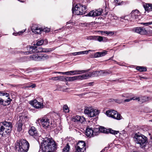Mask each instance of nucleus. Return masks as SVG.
Wrapping results in <instances>:
<instances>
[{
    "instance_id": "obj_20",
    "label": "nucleus",
    "mask_w": 152,
    "mask_h": 152,
    "mask_svg": "<svg viewBox=\"0 0 152 152\" xmlns=\"http://www.w3.org/2000/svg\"><path fill=\"white\" fill-rule=\"evenodd\" d=\"M1 96H6L8 98L7 100H5V102H6L7 104H9L11 101V99L9 97V94L7 93H3L1 91Z\"/></svg>"
},
{
    "instance_id": "obj_33",
    "label": "nucleus",
    "mask_w": 152,
    "mask_h": 152,
    "mask_svg": "<svg viewBox=\"0 0 152 152\" xmlns=\"http://www.w3.org/2000/svg\"><path fill=\"white\" fill-rule=\"evenodd\" d=\"M93 51H94L93 50H85V51H83L77 52V54H78V55H81V54H87L89 52V51L93 52Z\"/></svg>"
},
{
    "instance_id": "obj_39",
    "label": "nucleus",
    "mask_w": 152,
    "mask_h": 152,
    "mask_svg": "<svg viewBox=\"0 0 152 152\" xmlns=\"http://www.w3.org/2000/svg\"><path fill=\"white\" fill-rule=\"evenodd\" d=\"M69 81L71 82L78 80L77 76L69 77Z\"/></svg>"
},
{
    "instance_id": "obj_54",
    "label": "nucleus",
    "mask_w": 152,
    "mask_h": 152,
    "mask_svg": "<svg viewBox=\"0 0 152 152\" xmlns=\"http://www.w3.org/2000/svg\"><path fill=\"white\" fill-rule=\"evenodd\" d=\"M132 98H133V100H137L138 101L140 100V99L139 97H132Z\"/></svg>"
},
{
    "instance_id": "obj_41",
    "label": "nucleus",
    "mask_w": 152,
    "mask_h": 152,
    "mask_svg": "<svg viewBox=\"0 0 152 152\" xmlns=\"http://www.w3.org/2000/svg\"><path fill=\"white\" fill-rule=\"evenodd\" d=\"M63 109L65 113H68L69 112V109L67 105H64L63 106Z\"/></svg>"
},
{
    "instance_id": "obj_26",
    "label": "nucleus",
    "mask_w": 152,
    "mask_h": 152,
    "mask_svg": "<svg viewBox=\"0 0 152 152\" xmlns=\"http://www.w3.org/2000/svg\"><path fill=\"white\" fill-rule=\"evenodd\" d=\"M100 76L106 75L112 73L111 71H108L107 70H100Z\"/></svg>"
},
{
    "instance_id": "obj_4",
    "label": "nucleus",
    "mask_w": 152,
    "mask_h": 152,
    "mask_svg": "<svg viewBox=\"0 0 152 152\" xmlns=\"http://www.w3.org/2000/svg\"><path fill=\"white\" fill-rule=\"evenodd\" d=\"M28 51L23 52L25 55L31 54L34 53L49 52L52 50L51 48H37L35 46H29L27 47Z\"/></svg>"
},
{
    "instance_id": "obj_47",
    "label": "nucleus",
    "mask_w": 152,
    "mask_h": 152,
    "mask_svg": "<svg viewBox=\"0 0 152 152\" xmlns=\"http://www.w3.org/2000/svg\"><path fill=\"white\" fill-rule=\"evenodd\" d=\"M94 56L95 58H97L100 57V54L99 52L95 53L94 55Z\"/></svg>"
},
{
    "instance_id": "obj_57",
    "label": "nucleus",
    "mask_w": 152,
    "mask_h": 152,
    "mask_svg": "<svg viewBox=\"0 0 152 152\" xmlns=\"http://www.w3.org/2000/svg\"><path fill=\"white\" fill-rule=\"evenodd\" d=\"M70 54H72L73 56H76L78 55L77 52L71 53Z\"/></svg>"
},
{
    "instance_id": "obj_5",
    "label": "nucleus",
    "mask_w": 152,
    "mask_h": 152,
    "mask_svg": "<svg viewBox=\"0 0 152 152\" xmlns=\"http://www.w3.org/2000/svg\"><path fill=\"white\" fill-rule=\"evenodd\" d=\"M133 138L135 142L139 144L141 148H143L145 146L147 142V138L146 137L142 134H136Z\"/></svg>"
},
{
    "instance_id": "obj_29",
    "label": "nucleus",
    "mask_w": 152,
    "mask_h": 152,
    "mask_svg": "<svg viewBox=\"0 0 152 152\" xmlns=\"http://www.w3.org/2000/svg\"><path fill=\"white\" fill-rule=\"evenodd\" d=\"M99 132L102 133H108L107 129L104 127L100 126L99 127Z\"/></svg>"
},
{
    "instance_id": "obj_7",
    "label": "nucleus",
    "mask_w": 152,
    "mask_h": 152,
    "mask_svg": "<svg viewBox=\"0 0 152 152\" xmlns=\"http://www.w3.org/2000/svg\"><path fill=\"white\" fill-rule=\"evenodd\" d=\"M85 115L89 117H93L98 115L99 112V110L94 109L92 107H86L84 110Z\"/></svg>"
},
{
    "instance_id": "obj_23",
    "label": "nucleus",
    "mask_w": 152,
    "mask_h": 152,
    "mask_svg": "<svg viewBox=\"0 0 152 152\" xmlns=\"http://www.w3.org/2000/svg\"><path fill=\"white\" fill-rule=\"evenodd\" d=\"M100 71H94L93 72H89V77H94L99 76H100Z\"/></svg>"
},
{
    "instance_id": "obj_35",
    "label": "nucleus",
    "mask_w": 152,
    "mask_h": 152,
    "mask_svg": "<svg viewBox=\"0 0 152 152\" xmlns=\"http://www.w3.org/2000/svg\"><path fill=\"white\" fill-rule=\"evenodd\" d=\"M103 38H104V37H103L100 36H95V40H97L98 41L101 42L103 41Z\"/></svg>"
},
{
    "instance_id": "obj_49",
    "label": "nucleus",
    "mask_w": 152,
    "mask_h": 152,
    "mask_svg": "<svg viewBox=\"0 0 152 152\" xmlns=\"http://www.w3.org/2000/svg\"><path fill=\"white\" fill-rule=\"evenodd\" d=\"M115 101L118 103L120 104L122 102V100L121 99H116L115 100Z\"/></svg>"
},
{
    "instance_id": "obj_38",
    "label": "nucleus",
    "mask_w": 152,
    "mask_h": 152,
    "mask_svg": "<svg viewBox=\"0 0 152 152\" xmlns=\"http://www.w3.org/2000/svg\"><path fill=\"white\" fill-rule=\"evenodd\" d=\"M149 99V98L148 97L146 96H144L142 97L140 100L142 102H144L148 101Z\"/></svg>"
},
{
    "instance_id": "obj_6",
    "label": "nucleus",
    "mask_w": 152,
    "mask_h": 152,
    "mask_svg": "<svg viewBox=\"0 0 152 152\" xmlns=\"http://www.w3.org/2000/svg\"><path fill=\"white\" fill-rule=\"evenodd\" d=\"M86 6L80 4L76 5L75 7L72 8V12L77 15H82L85 14L86 11Z\"/></svg>"
},
{
    "instance_id": "obj_12",
    "label": "nucleus",
    "mask_w": 152,
    "mask_h": 152,
    "mask_svg": "<svg viewBox=\"0 0 152 152\" xmlns=\"http://www.w3.org/2000/svg\"><path fill=\"white\" fill-rule=\"evenodd\" d=\"M103 12V10L102 9L99 8L95 10H92L89 12L86 16L93 17L98 16L101 15Z\"/></svg>"
},
{
    "instance_id": "obj_8",
    "label": "nucleus",
    "mask_w": 152,
    "mask_h": 152,
    "mask_svg": "<svg viewBox=\"0 0 152 152\" xmlns=\"http://www.w3.org/2000/svg\"><path fill=\"white\" fill-rule=\"evenodd\" d=\"M106 114L108 116L117 120H120L122 118V117L121 115L117 113V111L114 110L107 111Z\"/></svg>"
},
{
    "instance_id": "obj_45",
    "label": "nucleus",
    "mask_w": 152,
    "mask_h": 152,
    "mask_svg": "<svg viewBox=\"0 0 152 152\" xmlns=\"http://www.w3.org/2000/svg\"><path fill=\"white\" fill-rule=\"evenodd\" d=\"M0 104L4 105H6L7 104L6 102H5V101L1 98H0Z\"/></svg>"
},
{
    "instance_id": "obj_30",
    "label": "nucleus",
    "mask_w": 152,
    "mask_h": 152,
    "mask_svg": "<svg viewBox=\"0 0 152 152\" xmlns=\"http://www.w3.org/2000/svg\"><path fill=\"white\" fill-rule=\"evenodd\" d=\"M23 124V123L20 122V121H18L17 123L18 126L17 130L18 132H20L22 130V127Z\"/></svg>"
},
{
    "instance_id": "obj_27",
    "label": "nucleus",
    "mask_w": 152,
    "mask_h": 152,
    "mask_svg": "<svg viewBox=\"0 0 152 152\" xmlns=\"http://www.w3.org/2000/svg\"><path fill=\"white\" fill-rule=\"evenodd\" d=\"M20 119L19 121L24 124L25 122L28 121V118L27 116H19Z\"/></svg>"
},
{
    "instance_id": "obj_50",
    "label": "nucleus",
    "mask_w": 152,
    "mask_h": 152,
    "mask_svg": "<svg viewBox=\"0 0 152 152\" xmlns=\"http://www.w3.org/2000/svg\"><path fill=\"white\" fill-rule=\"evenodd\" d=\"M133 98H129V99H125L124 100V102H129L130 101H131L132 100H133Z\"/></svg>"
},
{
    "instance_id": "obj_14",
    "label": "nucleus",
    "mask_w": 152,
    "mask_h": 152,
    "mask_svg": "<svg viewBox=\"0 0 152 152\" xmlns=\"http://www.w3.org/2000/svg\"><path fill=\"white\" fill-rule=\"evenodd\" d=\"M29 134L32 136L34 138L36 139L39 135L36 129L34 126L31 127L28 131Z\"/></svg>"
},
{
    "instance_id": "obj_64",
    "label": "nucleus",
    "mask_w": 152,
    "mask_h": 152,
    "mask_svg": "<svg viewBox=\"0 0 152 152\" xmlns=\"http://www.w3.org/2000/svg\"><path fill=\"white\" fill-rule=\"evenodd\" d=\"M150 140H151V143H152V137H150Z\"/></svg>"
},
{
    "instance_id": "obj_32",
    "label": "nucleus",
    "mask_w": 152,
    "mask_h": 152,
    "mask_svg": "<svg viewBox=\"0 0 152 152\" xmlns=\"http://www.w3.org/2000/svg\"><path fill=\"white\" fill-rule=\"evenodd\" d=\"M93 131L94 136L98 135L100 132L99 127V128H95L93 129Z\"/></svg>"
},
{
    "instance_id": "obj_55",
    "label": "nucleus",
    "mask_w": 152,
    "mask_h": 152,
    "mask_svg": "<svg viewBox=\"0 0 152 152\" xmlns=\"http://www.w3.org/2000/svg\"><path fill=\"white\" fill-rule=\"evenodd\" d=\"M64 79L65 81H69V77H64Z\"/></svg>"
},
{
    "instance_id": "obj_63",
    "label": "nucleus",
    "mask_w": 152,
    "mask_h": 152,
    "mask_svg": "<svg viewBox=\"0 0 152 152\" xmlns=\"http://www.w3.org/2000/svg\"><path fill=\"white\" fill-rule=\"evenodd\" d=\"M93 83H88V85L89 86H91L92 85V84Z\"/></svg>"
},
{
    "instance_id": "obj_58",
    "label": "nucleus",
    "mask_w": 152,
    "mask_h": 152,
    "mask_svg": "<svg viewBox=\"0 0 152 152\" xmlns=\"http://www.w3.org/2000/svg\"><path fill=\"white\" fill-rule=\"evenodd\" d=\"M62 77L59 78V79H60L61 81H64V77L63 76H62Z\"/></svg>"
},
{
    "instance_id": "obj_31",
    "label": "nucleus",
    "mask_w": 152,
    "mask_h": 152,
    "mask_svg": "<svg viewBox=\"0 0 152 152\" xmlns=\"http://www.w3.org/2000/svg\"><path fill=\"white\" fill-rule=\"evenodd\" d=\"M136 69L140 72H145L147 70L146 67L140 66L137 67Z\"/></svg>"
},
{
    "instance_id": "obj_11",
    "label": "nucleus",
    "mask_w": 152,
    "mask_h": 152,
    "mask_svg": "<svg viewBox=\"0 0 152 152\" xmlns=\"http://www.w3.org/2000/svg\"><path fill=\"white\" fill-rule=\"evenodd\" d=\"M39 121H40L42 127L45 129L48 128L51 124L49 119L46 116L40 118Z\"/></svg>"
},
{
    "instance_id": "obj_43",
    "label": "nucleus",
    "mask_w": 152,
    "mask_h": 152,
    "mask_svg": "<svg viewBox=\"0 0 152 152\" xmlns=\"http://www.w3.org/2000/svg\"><path fill=\"white\" fill-rule=\"evenodd\" d=\"M76 151L75 152H83L85 151L82 150V148H80L76 146H75Z\"/></svg>"
},
{
    "instance_id": "obj_3",
    "label": "nucleus",
    "mask_w": 152,
    "mask_h": 152,
    "mask_svg": "<svg viewBox=\"0 0 152 152\" xmlns=\"http://www.w3.org/2000/svg\"><path fill=\"white\" fill-rule=\"evenodd\" d=\"M12 124L9 122L4 121L0 123V135L4 137L10 133L11 130Z\"/></svg>"
},
{
    "instance_id": "obj_51",
    "label": "nucleus",
    "mask_w": 152,
    "mask_h": 152,
    "mask_svg": "<svg viewBox=\"0 0 152 152\" xmlns=\"http://www.w3.org/2000/svg\"><path fill=\"white\" fill-rule=\"evenodd\" d=\"M63 75H71V72L70 71H68L66 72H64V73H63Z\"/></svg>"
},
{
    "instance_id": "obj_40",
    "label": "nucleus",
    "mask_w": 152,
    "mask_h": 152,
    "mask_svg": "<svg viewBox=\"0 0 152 152\" xmlns=\"http://www.w3.org/2000/svg\"><path fill=\"white\" fill-rule=\"evenodd\" d=\"M95 36H90L87 37L86 39L89 40H95Z\"/></svg>"
},
{
    "instance_id": "obj_56",
    "label": "nucleus",
    "mask_w": 152,
    "mask_h": 152,
    "mask_svg": "<svg viewBox=\"0 0 152 152\" xmlns=\"http://www.w3.org/2000/svg\"><path fill=\"white\" fill-rule=\"evenodd\" d=\"M142 24H143L144 25H145L146 26H148V25H150L151 24V23L150 22L146 23H142Z\"/></svg>"
},
{
    "instance_id": "obj_10",
    "label": "nucleus",
    "mask_w": 152,
    "mask_h": 152,
    "mask_svg": "<svg viewBox=\"0 0 152 152\" xmlns=\"http://www.w3.org/2000/svg\"><path fill=\"white\" fill-rule=\"evenodd\" d=\"M31 29L32 32L35 34H40L42 31L46 32H48L50 31L49 28H42L37 26L36 25H33L31 28Z\"/></svg>"
},
{
    "instance_id": "obj_15",
    "label": "nucleus",
    "mask_w": 152,
    "mask_h": 152,
    "mask_svg": "<svg viewBox=\"0 0 152 152\" xmlns=\"http://www.w3.org/2000/svg\"><path fill=\"white\" fill-rule=\"evenodd\" d=\"M133 31L135 32L141 34H145L147 32L146 30L143 28L141 27H137L134 28L133 29Z\"/></svg>"
},
{
    "instance_id": "obj_9",
    "label": "nucleus",
    "mask_w": 152,
    "mask_h": 152,
    "mask_svg": "<svg viewBox=\"0 0 152 152\" xmlns=\"http://www.w3.org/2000/svg\"><path fill=\"white\" fill-rule=\"evenodd\" d=\"M141 15L140 12L137 10H132L130 14L131 16L130 20L132 21H137Z\"/></svg>"
},
{
    "instance_id": "obj_17",
    "label": "nucleus",
    "mask_w": 152,
    "mask_h": 152,
    "mask_svg": "<svg viewBox=\"0 0 152 152\" xmlns=\"http://www.w3.org/2000/svg\"><path fill=\"white\" fill-rule=\"evenodd\" d=\"M93 129L92 128H87L86 130V135L89 137H94Z\"/></svg>"
},
{
    "instance_id": "obj_21",
    "label": "nucleus",
    "mask_w": 152,
    "mask_h": 152,
    "mask_svg": "<svg viewBox=\"0 0 152 152\" xmlns=\"http://www.w3.org/2000/svg\"><path fill=\"white\" fill-rule=\"evenodd\" d=\"M40 54H35L31 55L30 56L31 59L36 61H39Z\"/></svg>"
},
{
    "instance_id": "obj_28",
    "label": "nucleus",
    "mask_w": 152,
    "mask_h": 152,
    "mask_svg": "<svg viewBox=\"0 0 152 152\" xmlns=\"http://www.w3.org/2000/svg\"><path fill=\"white\" fill-rule=\"evenodd\" d=\"M97 31L98 33H100L99 34L103 35L104 34H105L107 35L111 34L112 35L114 34L113 32L112 31Z\"/></svg>"
},
{
    "instance_id": "obj_2",
    "label": "nucleus",
    "mask_w": 152,
    "mask_h": 152,
    "mask_svg": "<svg viewBox=\"0 0 152 152\" xmlns=\"http://www.w3.org/2000/svg\"><path fill=\"white\" fill-rule=\"evenodd\" d=\"M16 149L20 152H27L29 147V144L25 140H17L15 143Z\"/></svg>"
},
{
    "instance_id": "obj_53",
    "label": "nucleus",
    "mask_w": 152,
    "mask_h": 152,
    "mask_svg": "<svg viewBox=\"0 0 152 152\" xmlns=\"http://www.w3.org/2000/svg\"><path fill=\"white\" fill-rule=\"evenodd\" d=\"M115 1V3H116L117 4V5H121L122 3L123 2H121V3H120V2H118V0H114Z\"/></svg>"
},
{
    "instance_id": "obj_48",
    "label": "nucleus",
    "mask_w": 152,
    "mask_h": 152,
    "mask_svg": "<svg viewBox=\"0 0 152 152\" xmlns=\"http://www.w3.org/2000/svg\"><path fill=\"white\" fill-rule=\"evenodd\" d=\"M26 29L23 30L21 31H20L18 32V35H21L23 33L26 31Z\"/></svg>"
},
{
    "instance_id": "obj_37",
    "label": "nucleus",
    "mask_w": 152,
    "mask_h": 152,
    "mask_svg": "<svg viewBox=\"0 0 152 152\" xmlns=\"http://www.w3.org/2000/svg\"><path fill=\"white\" fill-rule=\"evenodd\" d=\"M70 147L68 144L63 149L62 152H69Z\"/></svg>"
},
{
    "instance_id": "obj_42",
    "label": "nucleus",
    "mask_w": 152,
    "mask_h": 152,
    "mask_svg": "<svg viewBox=\"0 0 152 152\" xmlns=\"http://www.w3.org/2000/svg\"><path fill=\"white\" fill-rule=\"evenodd\" d=\"M120 18L121 19V20L122 21H124L123 20H121V19H124L125 20H130V18H129V17L128 16H122Z\"/></svg>"
},
{
    "instance_id": "obj_52",
    "label": "nucleus",
    "mask_w": 152,
    "mask_h": 152,
    "mask_svg": "<svg viewBox=\"0 0 152 152\" xmlns=\"http://www.w3.org/2000/svg\"><path fill=\"white\" fill-rule=\"evenodd\" d=\"M36 87V85L35 84H34L32 85H31V86H27L26 87L27 88H30L31 87L32 88H34Z\"/></svg>"
},
{
    "instance_id": "obj_24",
    "label": "nucleus",
    "mask_w": 152,
    "mask_h": 152,
    "mask_svg": "<svg viewBox=\"0 0 152 152\" xmlns=\"http://www.w3.org/2000/svg\"><path fill=\"white\" fill-rule=\"evenodd\" d=\"M144 7L145 11L149 12L152 11L151 4H146L144 5Z\"/></svg>"
},
{
    "instance_id": "obj_46",
    "label": "nucleus",
    "mask_w": 152,
    "mask_h": 152,
    "mask_svg": "<svg viewBox=\"0 0 152 152\" xmlns=\"http://www.w3.org/2000/svg\"><path fill=\"white\" fill-rule=\"evenodd\" d=\"M62 77H52L50 79L53 80H54V81H56L58 80L59 79V78Z\"/></svg>"
},
{
    "instance_id": "obj_16",
    "label": "nucleus",
    "mask_w": 152,
    "mask_h": 152,
    "mask_svg": "<svg viewBox=\"0 0 152 152\" xmlns=\"http://www.w3.org/2000/svg\"><path fill=\"white\" fill-rule=\"evenodd\" d=\"M72 121L75 122H79L82 123L85 121V119L83 117L76 115L72 117Z\"/></svg>"
},
{
    "instance_id": "obj_19",
    "label": "nucleus",
    "mask_w": 152,
    "mask_h": 152,
    "mask_svg": "<svg viewBox=\"0 0 152 152\" xmlns=\"http://www.w3.org/2000/svg\"><path fill=\"white\" fill-rule=\"evenodd\" d=\"M76 146L80 148H81L82 149V150L83 151H85L86 150V143L83 141H81L77 143Z\"/></svg>"
},
{
    "instance_id": "obj_13",
    "label": "nucleus",
    "mask_w": 152,
    "mask_h": 152,
    "mask_svg": "<svg viewBox=\"0 0 152 152\" xmlns=\"http://www.w3.org/2000/svg\"><path fill=\"white\" fill-rule=\"evenodd\" d=\"M30 104L36 108H42L43 105L42 103L38 102L36 99L31 101L30 102Z\"/></svg>"
},
{
    "instance_id": "obj_36",
    "label": "nucleus",
    "mask_w": 152,
    "mask_h": 152,
    "mask_svg": "<svg viewBox=\"0 0 152 152\" xmlns=\"http://www.w3.org/2000/svg\"><path fill=\"white\" fill-rule=\"evenodd\" d=\"M44 43V41L43 39L38 40L36 44V45L37 46H40L42 45Z\"/></svg>"
},
{
    "instance_id": "obj_34",
    "label": "nucleus",
    "mask_w": 152,
    "mask_h": 152,
    "mask_svg": "<svg viewBox=\"0 0 152 152\" xmlns=\"http://www.w3.org/2000/svg\"><path fill=\"white\" fill-rule=\"evenodd\" d=\"M108 133H110L111 134H114V135H115L117 134L118 133H119V132L118 131H116L112 129H107Z\"/></svg>"
},
{
    "instance_id": "obj_59",
    "label": "nucleus",
    "mask_w": 152,
    "mask_h": 152,
    "mask_svg": "<svg viewBox=\"0 0 152 152\" xmlns=\"http://www.w3.org/2000/svg\"><path fill=\"white\" fill-rule=\"evenodd\" d=\"M44 43H45V44H48V41L47 39H45V40H44Z\"/></svg>"
},
{
    "instance_id": "obj_60",
    "label": "nucleus",
    "mask_w": 152,
    "mask_h": 152,
    "mask_svg": "<svg viewBox=\"0 0 152 152\" xmlns=\"http://www.w3.org/2000/svg\"><path fill=\"white\" fill-rule=\"evenodd\" d=\"M13 34L15 36L18 35V32L14 33H13Z\"/></svg>"
},
{
    "instance_id": "obj_61",
    "label": "nucleus",
    "mask_w": 152,
    "mask_h": 152,
    "mask_svg": "<svg viewBox=\"0 0 152 152\" xmlns=\"http://www.w3.org/2000/svg\"><path fill=\"white\" fill-rule=\"evenodd\" d=\"M63 73H64V72H54V73H55L62 74H63Z\"/></svg>"
},
{
    "instance_id": "obj_1",
    "label": "nucleus",
    "mask_w": 152,
    "mask_h": 152,
    "mask_svg": "<svg viewBox=\"0 0 152 152\" xmlns=\"http://www.w3.org/2000/svg\"><path fill=\"white\" fill-rule=\"evenodd\" d=\"M42 152H52L56 149V145L50 136L43 139L41 142Z\"/></svg>"
},
{
    "instance_id": "obj_44",
    "label": "nucleus",
    "mask_w": 152,
    "mask_h": 152,
    "mask_svg": "<svg viewBox=\"0 0 152 152\" xmlns=\"http://www.w3.org/2000/svg\"><path fill=\"white\" fill-rule=\"evenodd\" d=\"M100 54V57H102L105 56V55L107 54V51L104 50L103 52H99Z\"/></svg>"
},
{
    "instance_id": "obj_25",
    "label": "nucleus",
    "mask_w": 152,
    "mask_h": 152,
    "mask_svg": "<svg viewBox=\"0 0 152 152\" xmlns=\"http://www.w3.org/2000/svg\"><path fill=\"white\" fill-rule=\"evenodd\" d=\"M49 58V56L47 54H40L39 61H44L46 60Z\"/></svg>"
},
{
    "instance_id": "obj_22",
    "label": "nucleus",
    "mask_w": 152,
    "mask_h": 152,
    "mask_svg": "<svg viewBox=\"0 0 152 152\" xmlns=\"http://www.w3.org/2000/svg\"><path fill=\"white\" fill-rule=\"evenodd\" d=\"M89 75L88 73L82 75L77 76V80H82L83 79H87L89 77Z\"/></svg>"
},
{
    "instance_id": "obj_62",
    "label": "nucleus",
    "mask_w": 152,
    "mask_h": 152,
    "mask_svg": "<svg viewBox=\"0 0 152 152\" xmlns=\"http://www.w3.org/2000/svg\"><path fill=\"white\" fill-rule=\"evenodd\" d=\"M10 85V86L13 87H15V85Z\"/></svg>"
},
{
    "instance_id": "obj_18",
    "label": "nucleus",
    "mask_w": 152,
    "mask_h": 152,
    "mask_svg": "<svg viewBox=\"0 0 152 152\" xmlns=\"http://www.w3.org/2000/svg\"><path fill=\"white\" fill-rule=\"evenodd\" d=\"M88 71V70H74L71 71H70V72H71V75H74L84 73L87 72Z\"/></svg>"
}]
</instances>
